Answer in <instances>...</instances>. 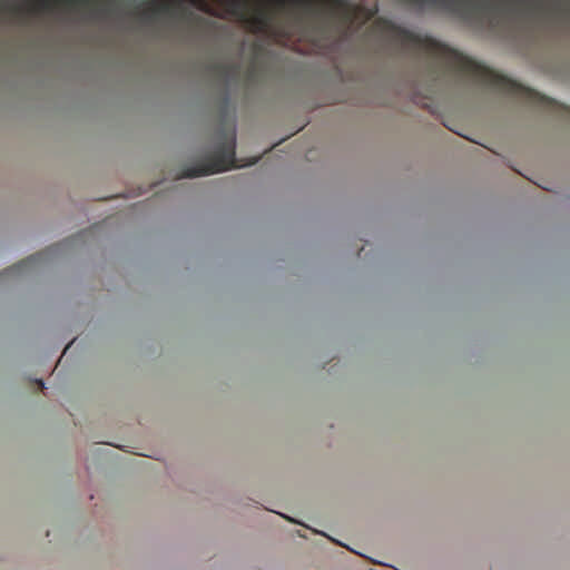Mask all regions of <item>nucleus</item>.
Wrapping results in <instances>:
<instances>
[{"instance_id": "39448f33", "label": "nucleus", "mask_w": 570, "mask_h": 570, "mask_svg": "<svg viewBox=\"0 0 570 570\" xmlns=\"http://www.w3.org/2000/svg\"><path fill=\"white\" fill-rule=\"evenodd\" d=\"M212 72L224 82H228L238 77L240 67L234 62H216L210 66Z\"/></svg>"}, {"instance_id": "20e7f679", "label": "nucleus", "mask_w": 570, "mask_h": 570, "mask_svg": "<svg viewBox=\"0 0 570 570\" xmlns=\"http://www.w3.org/2000/svg\"><path fill=\"white\" fill-rule=\"evenodd\" d=\"M217 138L218 141L214 151L202 164L183 169L178 176L179 178L213 175L232 168L249 166L258 161V157L252 158L247 163H242V160L235 157L236 131L234 124L230 126L223 124L217 132Z\"/></svg>"}, {"instance_id": "423d86ee", "label": "nucleus", "mask_w": 570, "mask_h": 570, "mask_svg": "<svg viewBox=\"0 0 570 570\" xmlns=\"http://www.w3.org/2000/svg\"><path fill=\"white\" fill-rule=\"evenodd\" d=\"M41 259V254H36V255H32L30 257H28L27 259H23L21 261L20 263L4 269L3 272L0 273V279L7 277V276H10V275H16V274H20L22 272H24L28 267H30L31 265L36 264L37 262H39Z\"/></svg>"}, {"instance_id": "0eeeda50", "label": "nucleus", "mask_w": 570, "mask_h": 570, "mask_svg": "<svg viewBox=\"0 0 570 570\" xmlns=\"http://www.w3.org/2000/svg\"><path fill=\"white\" fill-rule=\"evenodd\" d=\"M156 3L157 4H175L176 2H156ZM189 3L194 4L199 10L208 11L209 10V4H212L213 2L202 1V2H189Z\"/></svg>"}, {"instance_id": "f8f14e48", "label": "nucleus", "mask_w": 570, "mask_h": 570, "mask_svg": "<svg viewBox=\"0 0 570 570\" xmlns=\"http://www.w3.org/2000/svg\"><path fill=\"white\" fill-rule=\"evenodd\" d=\"M282 517H283V518H285V519H287V520H288V521H291V522H295V523H296V521H295V520H293L292 518H288V517L283 515V514H282Z\"/></svg>"}, {"instance_id": "f257e3e1", "label": "nucleus", "mask_w": 570, "mask_h": 570, "mask_svg": "<svg viewBox=\"0 0 570 570\" xmlns=\"http://www.w3.org/2000/svg\"><path fill=\"white\" fill-rule=\"evenodd\" d=\"M382 28L387 39L402 51L424 56V77L429 82L422 98L431 99L444 89H481L513 98L522 104L547 111L570 110L540 92L525 87L429 37L415 33L383 20Z\"/></svg>"}, {"instance_id": "1a4fd4ad", "label": "nucleus", "mask_w": 570, "mask_h": 570, "mask_svg": "<svg viewBox=\"0 0 570 570\" xmlns=\"http://www.w3.org/2000/svg\"><path fill=\"white\" fill-rule=\"evenodd\" d=\"M37 383L41 390L45 389V383L41 380L37 381Z\"/></svg>"}, {"instance_id": "6e6552de", "label": "nucleus", "mask_w": 570, "mask_h": 570, "mask_svg": "<svg viewBox=\"0 0 570 570\" xmlns=\"http://www.w3.org/2000/svg\"><path fill=\"white\" fill-rule=\"evenodd\" d=\"M190 20L197 26V27H203L206 24V20L203 19V18H197V17H190Z\"/></svg>"}, {"instance_id": "9d476101", "label": "nucleus", "mask_w": 570, "mask_h": 570, "mask_svg": "<svg viewBox=\"0 0 570 570\" xmlns=\"http://www.w3.org/2000/svg\"><path fill=\"white\" fill-rule=\"evenodd\" d=\"M37 4H56L57 2H45V1H41V2H36Z\"/></svg>"}, {"instance_id": "7ed1b4c3", "label": "nucleus", "mask_w": 570, "mask_h": 570, "mask_svg": "<svg viewBox=\"0 0 570 570\" xmlns=\"http://www.w3.org/2000/svg\"><path fill=\"white\" fill-rule=\"evenodd\" d=\"M235 19L248 32L282 41L289 38L291 27L285 21L287 4H313L314 2H224ZM352 4L353 2H331Z\"/></svg>"}, {"instance_id": "9b49d317", "label": "nucleus", "mask_w": 570, "mask_h": 570, "mask_svg": "<svg viewBox=\"0 0 570 570\" xmlns=\"http://www.w3.org/2000/svg\"><path fill=\"white\" fill-rule=\"evenodd\" d=\"M419 99H420V97L415 94V95L413 96V101H414L415 104H419Z\"/></svg>"}, {"instance_id": "f03ea898", "label": "nucleus", "mask_w": 570, "mask_h": 570, "mask_svg": "<svg viewBox=\"0 0 570 570\" xmlns=\"http://www.w3.org/2000/svg\"><path fill=\"white\" fill-rule=\"evenodd\" d=\"M424 4L425 2H421ZM470 29L507 40L570 19L568 2H439Z\"/></svg>"}]
</instances>
